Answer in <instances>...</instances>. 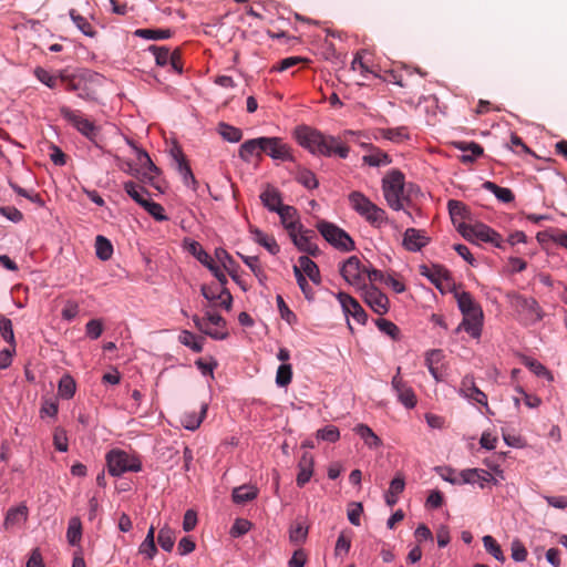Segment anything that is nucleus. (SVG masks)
I'll list each match as a JSON object with an SVG mask.
<instances>
[{
    "label": "nucleus",
    "mask_w": 567,
    "mask_h": 567,
    "mask_svg": "<svg viewBox=\"0 0 567 567\" xmlns=\"http://www.w3.org/2000/svg\"><path fill=\"white\" fill-rule=\"evenodd\" d=\"M369 224L373 227L380 228L382 225L386 224L389 218L384 209L377 206L374 203L369 208L368 213H364L362 216Z\"/></svg>",
    "instance_id": "37"
},
{
    "label": "nucleus",
    "mask_w": 567,
    "mask_h": 567,
    "mask_svg": "<svg viewBox=\"0 0 567 567\" xmlns=\"http://www.w3.org/2000/svg\"><path fill=\"white\" fill-rule=\"evenodd\" d=\"M525 364L537 377L546 378L549 381H551L554 379L551 372L539 361H537L535 359L526 358Z\"/></svg>",
    "instance_id": "60"
},
{
    "label": "nucleus",
    "mask_w": 567,
    "mask_h": 567,
    "mask_svg": "<svg viewBox=\"0 0 567 567\" xmlns=\"http://www.w3.org/2000/svg\"><path fill=\"white\" fill-rule=\"evenodd\" d=\"M482 187L495 195V197L502 203H512L515 199L514 193L512 189L506 187H501L497 184L486 181L483 183Z\"/></svg>",
    "instance_id": "36"
},
{
    "label": "nucleus",
    "mask_w": 567,
    "mask_h": 567,
    "mask_svg": "<svg viewBox=\"0 0 567 567\" xmlns=\"http://www.w3.org/2000/svg\"><path fill=\"white\" fill-rule=\"evenodd\" d=\"M476 240L483 241V243H489L493 246L505 249L504 241L502 239V236L499 233L494 230L492 227L487 226L483 223H476Z\"/></svg>",
    "instance_id": "19"
},
{
    "label": "nucleus",
    "mask_w": 567,
    "mask_h": 567,
    "mask_svg": "<svg viewBox=\"0 0 567 567\" xmlns=\"http://www.w3.org/2000/svg\"><path fill=\"white\" fill-rule=\"evenodd\" d=\"M60 114L70 125L76 128L87 140L94 141L100 137L101 126L96 125L81 111L62 106L60 107Z\"/></svg>",
    "instance_id": "3"
},
{
    "label": "nucleus",
    "mask_w": 567,
    "mask_h": 567,
    "mask_svg": "<svg viewBox=\"0 0 567 567\" xmlns=\"http://www.w3.org/2000/svg\"><path fill=\"white\" fill-rule=\"evenodd\" d=\"M299 268L315 285L321 284V275L318 265L308 256H300L298 259Z\"/></svg>",
    "instance_id": "24"
},
{
    "label": "nucleus",
    "mask_w": 567,
    "mask_h": 567,
    "mask_svg": "<svg viewBox=\"0 0 567 567\" xmlns=\"http://www.w3.org/2000/svg\"><path fill=\"white\" fill-rule=\"evenodd\" d=\"M362 290L363 301L371 308L373 312L382 316L389 311V298L378 287H375L374 285L364 286Z\"/></svg>",
    "instance_id": "8"
},
{
    "label": "nucleus",
    "mask_w": 567,
    "mask_h": 567,
    "mask_svg": "<svg viewBox=\"0 0 567 567\" xmlns=\"http://www.w3.org/2000/svg\"><path fill=\"white\" fill-rule=\"evenodd\" d=\"M135 35L147 40H161L172 37L169 29H137Z\"/></svg>",
    "instance_id": "50"
},
{
    "label": "nucleus",
    "mask_w": 567,
    "mask_h": 567,
    "mask_svg": "<svg viewBox=\"0 0 567 567\" xmlns=\"http://www.w3.org/2000/svg\"><path fill=\"white\" fill-rule=\"evenodd\" d=\"M353 431L363 440L369 449H377L382 445L381 439L367 424H357Z\"/></svg>",
    "instance_id": "29"
},
{
    "label": "nucleus",
    "mask_w": 567,
    "mask_h": 567,
    "mask_svg": "<svg viewBox=\"0 0 567 567\" xmlns=\"http://www.w3.org/2000/svg\"><path fill=\"white\" fill-rule=\"evenodd\" d=\"M483 545L484 548L488 554H491L496 560L504 563L505 556L503 554V550L501 546L497 544L494 537L491 535H486L483 537Z\"/></svg>",
    "instance_id": "52"
},
{
    "label": "nucleus",
    "mask_w": 567,
    "mask_h": 567,
    "mask_svg": "<svg viewBox=\"0 0 567 567\" xmlns=\"http://www.w3.org/2000/svg\"><path fill=\"white\" fill-rule=\"evenodd\" d=\"M124 190L126 192V194L135 202L137 203L140 206H145V204L147 203L148 199H146L144 197V195H150L148 190L143 187V186H138L135 182L133 181H128V182H125L124 185Z\"/></svg>",
    "instance_id": "35"
},
{
    "label": "nucleus",
    "mask_w": 567,
    "mask_h": 567,
    "mask_svg": "<svg viewBox=\"0 0 567 567\" xmlns=\"http://www.w3.org/2000/svg\"><path fill=\"white\" fill-rule=\"evenodd\" d=\"M155 528L151 526L144 542L140 546V553L145 555L147 558L152 559L156 553L157 548L154 542Z\"/></svg>",
    "instance_id": "49"
},
{
    "label": "nucleus",
    "mask_w": 567,
    "mask_h": 567,
    "mask_svg": "<svg viewBox=\"0 0 567 567\" xmlns=\"http://www.w3.org/2000/svg\"><path fill=\"white\" fill-rule=\"evenodd\" d=\"M318 440H322L329 443H334L340 439V431L334 425H327L319 429L316 433Z\"/></svg>",
    "instance_id": "58"
},
{
    "label": "nucleus",
    "mask_w": 567,
    "mask_h": 567,
    "mask_svg": "<svg viewBox=\"0 0 567 567\" xmlns=\"http://www.w3.org/2000/svg\"><path fill=\"white\" fill-rule=\"evenodd\" d=\"M193 322L195 327L206 336L210 337L214 340H225L228 338V332L226 330L219 331L218 329H210L208 328L207 323L205 322V318L202 319L197 315L193 316Z\"/></svg>",
    "instance_id": "40"
},
{
    "label": "nucleus",
    "mask_w": 567,
    "mask_h": 567,
    "mask_svg": "<svg viewBox=\"0 0 567 567\" xmlns=\"http://www.w3.org/2000/svg\"><path fill=\"white\" fill-rule=\"evenodd\" d=\"M106 464L109 473L112 476H121L125 472H140L142 463L137 457H130V455L121 450H111L106 454Z\"/></svg>",
    "instance_id": "4"
},
{
    "label": "nucleus",
    "mask_w": 567,
    "mask_h": 567,
    "mask_svg": "<svg viewBox=\"0 0 567 567\" xmlns=\"http://www.w3.org/2000/svg\"><path fill=\"white\" fill-rule=\"evenodd\" d=\"M392 389L395 391L398 400L406 408H415L417 400L413 389L402 379L401 367H398L396 373L391 381Z\"/></svg>",
    "instance_id": "9"
},
{
    "label": "nucleus",
    "mask_w": 567,
    "mask_h": 567,
    "mask_svg": "<svg viewBox=\"0 0 567 567\" xmlns=\"http://www.w3.org/2000/svg\"><path fill=\"white\" fill-rule=\"evenodd\" d=\"M184 247L205 267H207L209 264L214 261L212 257L203 248V246L196 240L185 238Z\"/></svg>",
    "instance_id": "27"
},
{
    "label": "nucleus",
    "mask_w": 567,
    "mask_h": 567,
    "mask_svg": "<svg viewBox=\"0 0 567 567\" xmlns=\"http://www.w3.org/2000/svg\"><path fill=\"white\" fill-rule=\"evenodd\" d=\"M308 536V527L301 524L291 526L289 529V539L293 544H302L306 542Z\"/></svg>",
    "instance_id": "63"
},
{
    "label": "nucleus",
    "mask_w": 567,
    "mask_h": 567,
    "mask_svg": "<svg viewBox=\"0 0 567 567\" xmlns=\"http://www.w3.org/2000/svg\"><path fill=\"white\" fill-rule=\"evenodd\" d=\"M293 135L297 142H327L319 131L307 125L296 127Z\"/></svg>",
    "instance_id": "34"
},
{
    "label": "nucleus",
    "mask_w": 567,
    "mask_h": 567,
    "mask_svg": "<svg viewBox=\"0 0 567 567\" xmlns=\"http://www.w3.org/2000/svg\"><path fill=\"white\" fill-rule=\"evenodd\" d=\"M337 299L346 316H351L358 323L365 324L368 321V313L361 307L357 299L347 292H338Z\"/></svg>",
    "instance_id": "10"
},
{
    "label": "nucleus",
    "mask_w": 567,
    "mask_h": 567,
    "mask_svg": "<svg viewBox=\"0 0 567 567\" xmlns=\"http://www.w3.org/2000/svg\"><path fill=\"white\" fill-rule=\"evenodd\" d=\"M316 237L317 235L312 229H305L302 225H299V236H292V243L299 251L318 257L321 251L318 245L312 241Z\"/></svg>",
    "instance_id": "12"
},
{
    "label": "nucleus",
    "mask_w": 567,
    "mask_h": 567,
    "mask_svg": "<svg viewBox=\"0 0 567 567\" xmlns=\"http://www.w3.org/2000/svg\"><path fill=\"white\" fill-rule=\"evenodd\" d=\"M144 157V165L141 166L144 172L142 173L141 179L162 192L161 186L155 181V177L161 174V169L153 163L150 155H145Z\"/></svg>",
    "instance_id": "26"
},
{
    "label": "nucleus",
    "mask_w": 567,
    "mask_h": 567,
    "mask_svg": "<svg viewBox=\"0 0 567 567\" xmlns=\"http://www.w3.org/2000/svg\"><path fill=\"white\" fill-rule=\"evenodd\" d=\"M299 472L296 483L299 487L305 486L311 478L313 473V456L310 453H303L299 463Z\"/></svg>",
    "instance_id": "21"
},
{
    "label": "nucleus",
    "mask_w": 567,
    "mask_h": 567,
    "mask_svg": "<svg viewBox=\"0 0 567 567\" xmlns=\"http://www.w3.org/2000/svg\"><path fill=\"white\" fill-rule=\"evenodd\" d=\"M365 268L362 267L360 259L357 256H350L344 260L340 267V275L350 286L358 289H362L364 286V274Z\"/></svg>",
    "instance_id": "7"
},
{
    "label": "nucleus",
    "mask_w": 567,
    "mask_h": 567,
    "mask_svg": "<svg viewBox=\"0 0 567 567\" xmlns=\"http://www.w3.org/2000/svg\"><path fill=\"white\" fill-rule=\"evenodd\" d=\"M175 533L168 526H164L159 529L157 535V542L163 550L172 551L175 544Z\"/></svg>",
    "instance_id": "47"
},
{
    "label": "nucleus",
    "mask_w": 567,
    "mask_h": 567,
    "mask_svg": "<svg viewBox=\"0 0 567 567\" xmlns=\"http://www.w3.org/2000/svg\"><path fill=\"white\" fill-rule=\"evenodd\" d=\"M143 208L157 221H164L168 219V217L164 214V207L158 203L147 200Z\"/></svg>",
    "instance_id": "62"
},
{
    "label": "nucleus",
    "mask_w": 567,
    "mask_h": 567,
    "mask_svg": "<svg viewBox=\"0 0 567 567\" xmlns=\"http://www.w3.org/2000/svg\"><path fill=\"white\" fill-rule=\"evenodd\" d=\"M317 229L333 248L343 252L355 249V244L351 236L333 223L320 220L317 223Z\"/></svg>",
    "instance_id": "2"
},
{
    "label": "nucleus",
    "mask_w": 567,
    "mask_h": 567,
    "mask_svg": "<svg viewBox=\"0 0 567 567\" xmlns=\"http://www.w3.org/2000/svg\"><path fill=\"white\" fill-rule=\"evenodd\" d=\"M363 162L372 167H379L391 163L390 156L383 151L377 150L369 155L363 156Z\"/></svg>",
    "instance_id": "51"
},
{
    "label": "nucleus",
    "mask_w": 567,
    "mask_h": 567,
    "mask_svg": "<svg viewBox=\"0 0 567 567\" xmlns=\"http://www.w3.org/2000/svg\"><path fill=\"white\" fill-rule=\"evenodd\" d=\"M249 233L252 235V239L258 245L266 248L271 255H277L280 251V247L274 237L267 236L258 227L250 225Z\"/></svg>",
    "instance_id": "22"
},
{
    "label": "nucleus",
    "mask_w": 567,
    "mask_h": 567,
    "mask_svg": "<svg viewBox=\"0 0 567 567\" xmlns=\"http://www.w3.org/2000/svg\"><path fill=\"white\" fill-rule=\"evenodd\" d=\"M461 152V155H457L458 161L463 164H472L476 161V158L483 156L484 150L481 144H454Z\"/></svg>",
    "instance_id": "23"
},
{
    "label": "nucleus",
    "mask_w": 567,
    "mask_h": 567,
    "mask_svg": "<svg viewBox=\"0 0 567 567\" xmlns=\"http://www.w3.org/2000/svg\"><path fill=\"white\" fill-rule=\"evenodd\" d=\"M69 13L74 24L78 27L79 30H81L83 34L91 38L95 37L96 31L94 27L86 20V18L79 14L74 9H71Z\"/></svg>",
    "instance_id": "46"
},
{
    "label": "nucleus",
    "mask_w": 567,
    "mask_h": 567,
    "mask_svg": "<svg viewBox=\"0 0 567 567\" xmlns=\"http://www.w3.org/2000/svg\"><path fill=\"white\" fill-rule=\"evenodd\" d=\"M173 167L178 172L185 186L196 190L198 182L193 174L189 162L179 144H173L168 151Z\"/></svg>",
    "instance_id": "5"
},
{
    "label": "nucleus",
    "mask_w": 567,
    "mask_h": 567,
    "mask_svg": "<svg viewBox=\"0 0 567 567\" xmlns=\"http://www.w3.org/2000/svg\"><path fill=\"white\" fill-rule=\"evenodd\" d=\"M258 496V488L251 485H241L235 487L231 493V498L235 504H245L255 499Z\"/></svg>",
    "instance_id": "31"
},
{
    "label": "nucleus",
    "mask_w": 567,
    "mask_h": 567,
    "mask_svg": "<svg viewBox=\"0 0 567 567\" xmlns=\"http://www.w3.org/2000/svg\"><path fill=\"white\" fill-rule=\"evenodd\" d=\"M460 476L461 482H463L464 484H478L481 487H484L485 483H496L494 476L488 471L482 468L463 470L460 473Z\"/></svg>",
    "instance_id": "17"
},
{
    "label": "nucleus",
    "mask_w": 567,
    "mask_h": 567,
    "mask_svg": "<svg viewBox=\"0 0 567 567\" xmlns=\"http://www.w3.org/2000/svg\"><path fill=\"white\" fill-rule=\"evenodd\" d=\"M28 507L23 504L9 508L3 523L4 528L9 529L20 522H25L28 519Z\"/></svg>",
    "instance_id": "28"
},
{
    "label": "nucleus",
    "mask_w": 567,
    "mask_h": 567,
    "mask_svg": "<svg viewBox=\"0 0 567 567\" xmlns=\"http://www.w3.org/2000/svg\"><path fill=\"white\" fill-rule=\"evenodd\" d=\"M216 258L221 262L225 270L231 277V279L244 290L247 291V286L240 279L238 275L239 265L234 260V258L228 254V251L221 247L215 249Z\"/></svg>",
    "instance_id": "14"
},
{
    "label": "nucleus",
    "mask_w": 567,
    "mask_h": 567,
    "mask_svg": "<svg viewBox=\"0 0 567 567\" xmlns=\"http://www.w3.org/2000/svg\"><path fill=\"white\" fill-rule=\"evenodd\" d=\"M203 340L204 338H197L188 330H183L178 336V341L196 353H200L203 351Z\"/></svg>",
    "instance_id": "41"
},
{
    "label": "nucleus",
    "mask_w": 567,
    "mask_h": 567,
    "mask_svg": "<svg viewBox=\"0 0 567 567\" xmlns=\"http://www.w3.org/2000/svg\"><path fill=\"white\" fill-rule=\"evenodd\" d=\"M457 307L463 316H484L483 309L468 291L455 292Z\"/></svg>",
    "instance_id": "15"
},
{
    "label": "nucleus",
    "mask_w": 567,
    "mask_h": 567,
    "mask_svg": "<svg viewBox=\"0 0 567 567\" xmlns=\"http://www.w3.org/2000/svg\"><path fill=\"white\" fill-rule=\"evenodd\" d=\"M430 237L425 235L424 230L413 227L408 228L403 234L402 246L405 250L416 252L427 246Z\"/></svg>",
    "instance_id": "13"
},
{
    "label": "nucleus",
    "mask_w": 567,
    "mask_h": 567,
    "mask_svg": "<svg viewBox=\"0 0 567 567\" xmlns=\"http://www.w3.org/2000/svg\"><path fill=\"white\" fill-rule=\"evenodd\" d=\"M447 209L451 216V220L456 226L457 220L464 221L471 218V212L467 206L456 199H450L447 202Z\"/></svg>",
    "instance_id": "25"
},
{
    "label": "nucleus",
    "mask_w": 567,
    "mask_h": 567,
    "mask_svg": "<svg viewBox=\"0 0 567 567\" xmlns=\"http://www.w3.org/2000/svg\"><path fill=\"white\" fill-rule=\"evenodd\" d=\"M95 254L103 261L109 260L113 255L111 241L102 235H99L95 239Z\"/></svg>",
    "instance_id": "44"
},
{
    "label": "nucleus",
    "mask_w": 567,
    "mask_h": 567,
    "mask_svg": "<svg viewBox=\"0 0 567 567\" xmlns=\"http://www.w3.org/2000/svg\"><path fill=\"white\" fill-rule=\"evenodd\" d=\"M417 111L426 114V123L429 125H435L439 121L437 100L434 96L424 99V101L417 105Z\"/></svg>",
    "instance_id": "30"
},
{
    "label": "nucleus",
    "mask_w": 567,
    "mask_h": 567,
    "mask_svg": "<svg viewBox=\"0 0 567 567\" xmlns=\"http://www.w3.org/2000/svg\"><path fill=\"white\" fill-rule=\"evenodd\" d=\"M511 551H512V559L517 563L525 561L528 556V551H527L526 547L519 539H514L512 542Z\"/></svg>",
    "instance_id": "64"
},
{
    "label": "nucleus",
    "mask_w": 567,
    "mask_h": 567,
    "mask_svg": "<svg viewBox=\"0 0 567 567\" xmlns=\"http://www.w3.org/2000/svg\"><path fill=\"white\" fill-rule=\"evenodd\" d=\"M349 136H357L358 138H374V140H388V141H402V140H411L412 136L410 134V131L405 126H399V127H380L375 128L371 132V135L363 133V132H354V131H348L344 133L342 138L344 142H348ZM341 140V137H339Z\"/></svg>",
    "instance_id": "6"
},
{
    "label": "nucleus",
    "mask_w": 567,
    "mask_h": 567,
    "mask_svg": "<svg viewBox=\"0 0 567 567\" xmlns=\"http://www.w3.org/2000/svg\"><path fill=\"white\" fill-rule=\"evenodd\" d=\"M264 154L269 155L274 159L292 161V155L288 148V144H265Z\"/></svg>",
    "instance_id": "38"
},
{
    "label": "nucleus",
    "mask_w": 567,
    "mask_h": 567,
    "mask_svg": "<svg viewBox=\"0 0 567 567\" xmlns=\"http://www.w3.org/2000/svg\"><path fill=\"white\" fill-rule=\"evenodd\" d=\"M240 259L249 267L252 274L256 276L258 281L264 285L267 276L264 269L259 265V258L257 256H245L240 252H237Z\"/></svg>",
    "instance_id": "43"
},
{
    "label": "nucleus",
    "mask_w": 567,
    "mask_h": 567,
    "mask_svg": "<svg viewBox=\"0 0 567 567\" xmlns=\"http://www.w3.org/2000/svg\"><path fill=\"white\" fill-rule=\"evenodd\" d=\"M218 133L226 142H239L241 140V131L226 123L218 124Z\"/></svg>",
    "instance_id": "54"
},
{
    "label": "nucleus",
    "mask_w": 567,
    "mask_h": 567,
    "mask_svg": "<svg viewBox=\"0 0 567 567\" xmlns=\"http://www.w3.org/2000/svg\"><path fill=\"white\" fill-rule=\"evenodd\" d=\"M292 380V367L289 363L279 365L276 374V383L279 386H287Z\"/></svg>",
    "instance_id": "59"
},
{
    "label": "nucleus",
    "mask_w": 567,
    "mask_h": 567,
    "mask_svg": "<svg viewBox=\"0 0 567 567\" xmlns=\"http://www.w3.org/2000/svg\"><path fill=\"white\" fill-rule=\"evenodd\" d=\"M76 391V382L74 378L65 373L61 377L58 383V395L63 400H70L74 396Z\"/></svg>",
    "instance_id": "33"
},
{
    "label": "nucleus",
    "mask_w": 567,
    "mask_h": 567,
    "mask_svg": "<svg viewBox=\"0 0 567 567\" xmlns=\"http://www.w3.org/2000/svg\"><path fill=\"white\" fill-rule=\"evenodd\" d=\"M265 144H241L239 157L245 162H251L254 157L261 158Z\"/></svg>",
    "instance_id": "42"
},
{
    "label": "nucleus",
    "mask_w": 567,
    "mask_h": 567,
    "mask_svg": "<svg viewBox=\"0 0 567 567\" xmlns=\"http://www.w3.org/2000/svg\"><path fill=\"white\" fill-rule=\"evenodd\" d=\"M202 296L208 301H219V307L229 311L233 306V296L227 287H220L217 285H203L200 288Z\"/></svg>",
    "instance_id": "11"
},
{
    "label": "nucleus",
    "mask_w": 567,
    "mask_h": 567,
    "mask_svg": "<svg viewBox=\"0 0 567 567\" xmlns=\"http://www.w3.org/2000/svg\"><path fill=\"white\" fill-rule=\"evenodd\" d=\"M252 527V524L250 520L246 518H236L229 534L231 537L237 538L245 534H247Z\"/></svg>",
    "instance_id": "61"
},
{
    "label": "nucleus",
    "mask_w": 567,
    "mask_h": 567,
    "mask_svg": "<svg viewBox=\"0 0 567 567\" xmlns=\"http://www.w3.org/2000/svg\"><path fill=\"white\" fill-rule=\"evenodd\" d=\"M82 537V524L79 517H72L69 520L66 538L71 546L79 545Z\"/></svg>",
    "instance_id": "45"
},
{
    "label": "nucleus",
    "mask_w": 567,
    "mask_h": 567,
    "mask_svg": "<svg viewBox=\"0 0 567 567\" xmlns=\"http://www.w3.org/2000/svg\"><path fill=\"white\" fill-rule=\"evenodd\" d=\"M259 198L269 212L276 213L284 205L280 192L271 185H267Z\"/></svg>",
    "instance_id": "20"
},
{
    "label": "nucleus",
    "mask_w": 567,
    "mask_h": 567,
    "mask_svg": "<svg viewBox=\"0 0 567 567\" xmlns=\"http://www.w3.org/2000/svg\"><path fill=\"white\" fill-rule=\"evenodd\" d=\"M292 269H293V275L296 277L297 284H298L300 290L302 291V293L305 295L306 299L312 300L313 299V290L309 286L306 276L302 274V271L300 270V268L298 266L295 265Z\"/></svg>",
    "instance_id": "57"
},
{
    "label": "nucleus",
    "mask_w": 567,
    "mask_h": 567,
    "mask_svg": "<svg viewBox=\"0 0 567 567\" xmlns=\"http://www.w3.org/2000/svg\"><path fill=\"white\" fill-rule=\"evenodd\" d=\"M349 202L351 207L360 215L363 216L364 213H368L369 208L372 206V202L360 192H352L349 194Z\"/></svg>",
    "instance_id": "39"
},
{
    "label": "nucleus",
    "mask_w": 567,
    "mask_h": 567,
    "mask_svg": "<svg viewBox=\"0 0 567 567\" xmlns=\"http://www.w3.org/2000/svg\"><path fill=\"white\" fill-rule=\"evenodd\" d=\"M374 322H375V326L378 327V329L382 333L389 336L394 341L400 340V337H401L400 329L395 323H393L392 321H390L388 319H383V318H378V319H375Z\"/></svg>",
    "instance_id": "48"
},
{
    "label": "nucleus",
    "mask_w": 567,
    "mask_h": 567,
    "mask_svg": "<svg viewBox=\"0 0 567 567\" xmlns=\"http://www.w3.org/2000/svg\"><path fill=\"white\" fill-rule=\"evenodd\" d=\"M207 409H208V405L206 403L202 404L200 406V412L199 414H197L196 412H192V413H185L182 419H181V423L182 425L186 429V430H189V431H195L197 430L203 420L205 419L206 416V412H207Z\"/></svg>",
    "instance_id": "32"
},
{
    "label": "nucleus",
    "mask_w": 567,
    "mask_h": 567,
    "mask_svg": "<svg viewBox=\"0 0 567 567\" xmlns=\"http://www.w3.org/2000/svg\"><path fill=\"white\" fill-rule=\"evenodd\" d=\"M414 189L419 190V187L412 183L405 185L404 174L399 169H392L382 179V190L389 207L396 212L404 209L409 217L412 215L405 208L412 203L411 194Z\"/></svg>",
    "instance_id": "1"
},
{
    "label": "nucleus",
    "mask_w": 567,
    "mask_h": 567,
    "mask_svg": "<svg viewBox=\"0 0 567 567\" xmlns=\"http://www.w3.org/2000/svg\"><path fill=\"white\" fill-rule=\"evenodd\" d=\"M460 393L463 396L487 408V395L476 386L474 378L472 375H466L463 378L461 382Z\"/></svg>",
    "instance_id": "16"
},
{
    "label": "nucleus",
    "mask_w": 567,
    "mask_h": 567,
    "mask_svg": "<svg viewBox=\"0 0 567 567\" xmlns=\"http://www.w3.org/2000/svg\"><path fill=\"white\" fill-rule=\"evenodd\" d=\"M483 323H484V316H477V317L463 316L461 323L456 327L454 332L458 333L462 330H464L472 338L478 339L482 334Z\"/></svg>",
    "instance_id": "18"
},
{
    "label": "nucleus",
    "mask_w": 567,
    "mask_h": 567,
    "mask_svg": "<svg viewBox=\"0 0 567 567\" xmlns=\"http://www.w3.org/2000/svg\"><path fill=\"white\" fill-rule=\"evenodd\" d=\"M517 305L524 309L529 311L530 313L535 315L537 319H542V308L538 305L537 300L533 297H517Z\"/></svg>",
    "instance_id": "53"
},
{
    "label": "nucleus",
    "mask_w": 567,
    "mask_h": 567,
    "mask_svg": "<svg viewBox=\"0 0 567 567\" xmlns=\"http://www.w3.org/2000/svg\"><path fill=\"white\" fill-rule=\"evenodd\" d=\"M296 181L308 189H315L319 186L317 176L309 169L299 171Z\"/></svg>",
    "instance_id": "55"
},
{
    "label": "nucleus",
    "mask_w": 567,
    "mask_h": 567,
    "mask_svg": "<svg viewBox=\"0 0 567 567\" xmlns=\"http://www.w3.org/2000/svg\"><path fill=\"white\" fill-rule=\"evenodd\" d=\"M0 333L1 337L10 344H16L14 332L12 328V321L4 315L0 313Z\"/></svg>",
    "instance_id": "56"
}]
</instances>
